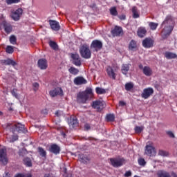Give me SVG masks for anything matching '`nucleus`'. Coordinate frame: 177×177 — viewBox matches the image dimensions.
<instances>
[{
    "mask_svg": "<svg viewBox=\"0 0 177 177\" xmlns=\"http://www.w3.org/2000/svg\"><path fill=\"white\" fill-rule=\"evenodd\" d=\"M95 92L97 95H104L106 93V90L100 87H96Z\"/></svg>",
    "mask_w": 177,
    "mask_h": 177,
    "instance_id": "nucleus-39",
    "label": "nucleus"
},
{
    "mask_svg": "<svg viewBox=\"0 0 177 177\" xmlns=\"http://www.w3.org/2000/svg\"><path fill=\"white\" fill-rule=\"evenodd\" d=\"M126 103L124 101H120L119 105L120 106H125Z\"/></svg>",
    "mask_w": 177,
    "mask_h": 177,
    "instance_id": "nucleus-57",
    "label": "nucleus"
},
{
    "mask_svg": "<svg viewBox=\"0 0 177 177\" xmlns=\"http://www.w3.org/2000/svg\"><path fill=\"white\" fill-rule=\"evenodd\" d=\"M139 165L141 167H145L146 165L147 162L146 160H145V158H140L138 160Z\"/></svg>",
    "mask_w": 177,
    "mask_h": 177,
    "instance_id": "nucleus-44",
    "label": "nucleus"
},
{
    "mask_svg": "<svg viewBox=\"0 0 177 177\" xmlns=\"http://www.w3.org/2000/svg\"><path fill=\"white\" fill-rule=\"evenodd\" d=\"M80 53L83 59H91V57L92 56V53H91L89 46L87 44H83L80 48Z\"/></svg>",
    "mask_w": 177,
    "mask_h": 177,
    "instance_id": "nucleus-2",
    "label": "nucleus"
},
{
    "mask_svg": "<svg viewBox=\"0 0 177 177\" xmlns=\"http://www.w3.org/2000/svg\"><path fill=\"white\" fill-rule=\"evenodd\" d=\"M6 52L9 54L13 53V52H15V50L13 49V46H7V47L6 48Z\"/></svg>",
    "mask_w": 177,
    "mask_h": 177,
    "instance_id": "nucleus-43",
    "label": "nucleus"
},
{
    "mask_svg": "<svg viewBox=\"0 0 177 177\" xmlns=\"http://www.w3.org/2000/svg\"><path fill=\"white\" fill-rule=\"evenodd\" d=\"M2 28L4 29L5 32L7 34H10V32L13 31V26L12 24L6 20H3L1 23H0V29Z\"/></svg>",
    "mask_w": 177,
    "mask_h": 177,
    "instance_id": "nucleus-3",
    "label": "nucleus"
},
{
    "mask_svg": "<svg viewBox=\"0 0 177 177\" xmlns=\"http://www.w3.org/2000/svg\"><path fill=\"white\" fill-rule=\"evenodd\" d=\"M142 73L147 77H150L153 74V70H151V68L149 66H145Z\"/></svg>",
    "mask_w": 177,
    "mask_h": 177,
    "instance_id": "nucleus-26",
    "label": "nucleus"
},
{
    "mask_svg": "<svg viewBox=\"0 0 177 177\" xmlns=\"http://www.w3.org/2000/svg\"><path fill=\"white\" fill-rule=\"evenodd\" d=\"M111 164L115 168H118V167H122L123 164L122 159H115V158H111L110 159Z\"/></svg>",
    "mask_w": 177,
    "mask_h": 177,
    "instance_id": "nucleus-18",
    "label": "nucleus"
},
{
    "mask_svg": "<svg viewBox=\"0 0 177 177\" xmlns=\"http://www.w3.org/2000/svg\"><path fill=\"white\" fill-rule=\"evenodd\" d=\"M124 88L127 91H129L133 89V83L132 82L126 83L124 85Z\"/></svg>",
    "mask_w": 177,
    "mask_h": 177,
    "instance_id": "nucleus-38",
    "label": "nucleus"
},
{
    "mask_svg": "<svg viewBox=\"0 0 177 177\" xmlns=\"http://www.w3.org/2000/svg\"><path fill=\"white\" fill-rule=\"evenodd\" d=\"M68 71L71 74H73V75H77V74L80 73V71L75 67H71L68 69Z\"/></svg>",
    "mask_w": 177,
    "mask_h": 177,
    "instance_id": "nucleus-36",
    "label": "nucleus"
},
{
    "mask_svg": "<svg viewBox=\"0 0 177 177\" xmlns=\"http://www.w3.org/2000/svg\"><path fill=\"white\" fill-rule=\"evenodd\" d=\"M158 156H162V157H167L168 156V152L162 149H160L158 151Z\"/></svg>",
    "mask_w": 177,
    "mask_h": 177,
    "instance_id": "nucleus-45",
    "label": "nucleus"
},
{
    "mask_svg": "<svg viewBox=\"0 0 177 177\" xmlns=\"http://www.w3.org/2000/svg\"><path fill=\"white\" fill-rule=\"evenodd\" d=\"M147 32V30H146V28L140 27L138 28L137 34L140 38H143L145 35H146V33Z\"/></svg>",
    "mask_w": 177,
    "mask_h": 177,
    "instance_id": "nucleus-27",
    "label": "nucleus"
},
{
    "mask_svg": "<svg viewBox=\"0 0 177 177\" xmlns=\"http://www.w3.org/2000/svg\"><path fill=\"white\" fill-rule=\"evenodd\" d=\"M129 68H131V64H123L121 68L122 73L124 75H127L129 71Z\"/></svg>",
    "mask_w": 177,
    "mask_h": 177,
    "instance_id": "nucleus-23",
    "label": "nucleus"
},
{
    "mask_svg": "<svg viewBox=\"0 0 177 177\" xmlns=\"http://www.w3.org/2000/svg\"><path fill=\"white\" fill-rule=\"evenodd\" d=\"M131 12L133 13V19H139L140 15H139V12H138V8L136 7H133Z\"/></svg>",
    "mask_w": 177,
    "mask_h": 177,
    "instance_id": "nucleus-32",
    "label": "nucleus"
},
{
    "mask_svg": "<svg viewBox=\"0 0 177 177\" xmlns=\"http://www.w3.org/2000/svg\"><path fill=\"white\" fill-rule=\"evenodd\" d=\"M3 113L2 111H0V115H2Z\"/></svg>",
    "mask_w": 177,
    "mask_h": 177,
    "instance_id": "nucleus-64",
    "label": "nucleus"
},
{
    "mask_svg": "<svg viewBox=\"0 0 177 177\" xmlns=\"http://www.w3.org/2000/svg\"><path fill=\"white\" fill-rule=\"evenodd\" d=\"M153 93H154V90H153L151 88H147L143 90L141 96L143 99H149V97H150Z\"/></svg>",
    "mask_w": 177,
    "mask_h": 177,
    "instance_id": "nucleus-11",
    "label": "nucleus"
},
{
    "mask_svg": "<svg viewBox=\"0 0 177 177\" xmlns=\"http://www.w3.org/2000/svg\"><path fill=\"white\" fill-rule=\"evenodd\" d=\"M39 156H41V157H46V151L44 149V148L39 147L37 149Z\"/></svg>",
    "mask_w": 177,
    "mask_h": 177,
    "instance_id": "nucleus-35",
    "label": "nucleus"
},
{
    "mask_svg": "<svg viewBox=\"0 0 177 177\" xmlns=\"http://www.w3.org/2000/svg\"><path fill=\"white\" fill-rule=\"evenodd\" d=\"M111 32L113 37H120L122 34V28L116 26Z\"/></svg>",
    "mask_w": 177,
    "mask_h": 177,
    "instance_id": "nucleus-21",
    "label": "nucleus"
},
{
    "mask_svg": "<svg viewBox=\"0 0 177 177\" xmlns=\"http://www.w3.org/2000/svg\"><path fill=\"white\" fill-rule=\"evenodd\" d=\"M14 177H32L31 174H17Z\"/></svg>",
    "mask_w": 177,
    "mask_h": 177,
    "instance_id": "nucleus-47",
    "label": "nucleus"
},
{
    "mask_svg": "<svg viewBox=\"0 0 177 177\" xmlns=\"http://www.w3.org/2000/svg\"><path fill=\"white\" fill-rule=\"evenodd\" d=\"M19 156H23V154H21V151H19Z\"/></svg>",
    "mask_w": 177,
    "mask_h": 177,
    "instance_id": "nucleus-63",
    "label": "nucleus"
},
{
    "mask_svg": "<svg viewBox=\"0 0 177 177\" xmlns=\"http://www.w3.org/2000/svg\"><path fill=\"white\" fill-rule=\"evenodd\" d=\"M24 164L26 167H32V162H31V159L30 158H25L24 159Z\"/></svg>",
    "mask_w": 177,
    "mask_h": 177,
    "instance_id": "nucleus-33",
    "label": "nucleus"
},
{
    "mask_svg": "<svg viewBox=\"0 0 177 177\" xmlns=\"http://www.w3.org/2000/svg\"><path fill=\"white\" fill-rule=\"evenodd\" d=\"M145 154L149 156V157H154L157 152L156 151V148L151 146V145H147L145 147Z\"/></svg>",
    "mask_w": 177,
    "mask_h": 177,
    "instance_id": "nucleus-5",
    "label": "nucleus"
},
{
    "mask_svg": "<svg viewBox=\"0 0 177 177\" xmlns=\"http://www.w3.org/2000/svg\"><path fill=\"white\" fill-rule=\"evenodd\" d=\"M129 50H131L132 52H136L138 50V41L136 40H131L129 44Z\"/></svg>",
    "mask_w": 177,
    "mask_h": 177,
    "instance_id": "nucleus-22",
    "label": "nucleus"
},
{
    "mask_svg": "<svg viewBox=\"0 0 177 177\" xmlns=\"http://www.w3.org/2000/svg\"><path fill=\"white\" fill-rule=\"evenodd\" d=\"M21 15H23V9L18 8L17 10L12 12L11 17L15 20V21H17L20 20Z\"/></svg>",
    "mask_w": 177,
    "mask_h": 177,
    "instance_id": "nucleus-10",
    "label": "nucleus"
},
{
    "mask_svg": "<svg viewBox=\"0 0 177 177\" xmlns=\"http://www.w3.org/2000/svg\"><path fill=\"white\" fill-rule=\"evenodd\" d=\"M105 118L108 122H114L115 120V116L113 113L106 114Z\"/></svg>",
    "mask_w": 177,
    "mask_h": 177,
    "instance_id": "nucleus-31",
    "label": "nucleus"
},
{
    "mask_svg": "<svg viewBox=\"0 0 177 177\" xmlns=\"http://www.w3.org/2000/svg\"><path fill=\"white\" fill-rule=\"evenodd\" d=\"M10 131L15 133V132H24L26 129L24 128V124H21L20 123L11 124Z\"/></svg>",
    "mask_w": 177,
    "mask_h": 177,
    "instance_id": "nucleus-4",
    "label": "nucleus"
},
{
    "mask_svg": "<svg viewBox=\"0 0 177 177\" xmlns=\"http://www.w3.org/2000/svg\"><path fill=\"white\" fill-rule=\"evenodd\" d=\"M49 24L51 30L53 31H59L60 30V24L57 21L50 19Z\"/></svg>",
    "mask_w": 177,
    "mask_h": 177,
    "instance_id": "nucleus-14",
    "label": "nucleus"
},
{
    "mask_svg": "<svg viewBox=\"0 0 177 177\" xmlns=\"http://www.w3.org/2000/svg\"><path fill=\"white\" fill-rule=\"evenodd\" d=\"M138 67H139V69H140V70H142V71H143V68H145V67H143V65L140 64V65L138 66Z\"/></svg>",
    "mask_w": 177,
    "mask_h": 177,
    "instance_id": "nucleus-59",
    "label": "nucleus"
},
{
    "mask_svg": "<svg viewBox=\"0 0 177 177\" xmlns=\"http://www.w3.org/2000/svg\"><path fill=\"white\" fill-rule=\"evenodd\" d=\"M32 86H33V91H35V92H37L39 88V84L35 82L32 84Z\"/></svg>",
    "mask_w": 177,
    "mask_h": 177,
    "instance_id": "nucleus-49",
    "label": "nucleus"
},
{
    "mask_svg": "<svg viewBox=\"0 0 177 177\" xmlns=\"http://www.w3.org/2000/svg\"><path fill=\"white\" fill-rule=\"evenodd\" d=\"M10 42L12 45H16V44H17V39L16 38V36L13 35L10 36Z\"/></svg>",
    "mask_w": 177,
    "mask_h": 177,
    "instance_id": "nucleus-40",
    "label": "nucleus"
},
{
    "mask_svg": "<svg viewBox=\"0 0 177 177\" xmlns=\"http://www.w3.org/2000/svg\"><path fill=\"white\" fill-rule=\"evenodd\" d=\"M7 151L6 147L0 148V162L4 165L8 164Z\"/></svg>",
    "mask_w": 177,
    "mask_h": 177,
    "instance_id": "nucleus-6",
    "label": "nucleus"
},
{
    "mask_svg": "<svg viewBox=\"0 0 177 177\" xmlns=\"http://www.w3.org/2000/svg\"><path fill=\"white\" fill-rule=\"evenodd\" d=\"M93 96V91L91 88H87L84 91L80 92L77 95V103H82L83 104L86 103V101L89 97Z\"/></svg>",
    "mask_w": 177,
    "mask_h": 177,
    "instance_id": "nucleus-1",
    "label": "nucleus"
},
{
    "mask_svg": "<svg viewBox=\"0 0 177 177\" xmlns=\"http://www.w3.org/2000/svg\"><path fill=\"white\" fill-rule=\"evenodd\" d=\"M49 151L57 156V154H60V147L57 144H53L50 146Z\"/></svg>",
    "mask_w": 177,
    "mask_h": 177,
    "instance_id": "nucleus-15",
    "label": "nucleus"
},
{
    "mask_svg": "<svg viewBox=\"0 0 177 177\" xmlns=\"http://www.w3.org/2000/svg\"><path fill=\"white\" fill-rule=\"evenodd\" d=\"M165 24H168V17H167L165 21L162 22V26H165Z\"/></svg>",
    "mask_w": 177,
    "mask_h": 177,
    "instance_id": "nucleus-56",
    "label": "nucleus"
},
{
    "mask_svg": "<svg viewBox=\"0 0 177 177\" xmlns=\"http://www.w3.org/2000/svg\"><path fill=\"white\" fill-rule=\"evenodd\" d=\"M143 129H145V127L143 126H141V127L137 126L134 128V131L136 133H142Z\"/></svg>",
    "mask_w": 177,
    "mask_h": 177,
    "instance_id": "nucleus-41",
    "label": "nucleus"
},
{
    "mask_svg": "<svg viewBox=\"0 0 177 177\" xmlns=\"http://www.w3.org/2000/svg\"><path fill=\"white\" fill-rule=\"evenodd\" d=\"M49 46H50V48H52V49H54V50H57L58 49L57 44H56V42L53 41H50Z\"/></svg>",
    "mask_w": 177,
    "mask_h": 177,
    "instance_id": "nucleus-42",
    "label": "nucleus"
},
{
    "mask_svg": "<svg viewBox=\"0 0 177 177\" xmlns=\"http://www.w3.org/2000/svg\"><path fill=\"white\" fill-rule=\"evenodd\" d=\"M64 175H67V168H64Z\"/></svg>",
    "mask_w": 177,
    "mask_h": 177,
    "instance_id": "nucleus-60",
    "label": "nucleus"
},
{
    "mask_svg": "<svg viewBox=\"0 0 177 177\" xmlns=\"http://www.w3.org/2000/svg\"><path fill=\"white\" fill-rule=\"evenodd\" d=\"M73 64L77 67H80L82 64L81 63V57L78 54H73L72 55Z\"/></svg>",
    "mask_w": 177,
    "mask_h": 177,
    "instance_id": "nucleus-20",
    "label": "nucleus"
},
{
    "mask_svg": "<svg viewBox=\"0 0 177 177\" xmlns=\"http://www.w3.org/2000/svg\"><path fill=\"white\" fill-rule=\"evenodd\" d=\"M37 66L40 70H46L48 68V61L46 59H39L37 62Z\"/></svg>",
    "mask_w": 177,
    "mask_h": 177,
    "instance_id": "nucleus-13",
    "label": "nucleus"
},
{
    "mask_svg": "<svg viewBox=\"0 0 177 177\" xmlns=\"http://www.w3.org/2000/svg\"><path fill=\"white\" fill-rule=\"evenodd\" d=\"M124 176V177H131V176H132V171H131V170L126 171Z\"/></svg>",
    "mask_w": 177,
    "mask_h": 177,
    "instance_id": "nucleus-52",
    "label": "nucleus"
},
{
    "mask_svg": "<svg viewBox=\"0 0 177 177\" xmlns=\"http://www.w3.org/2000/svg\"><path fill=\"white\" fill-rule=\"evenodd\" d=\"M73 82L75 85H85V84H87L88 81L83 77L78 76L74 79Z\"/></svg>",
    "mask_w": 177,
    "mask_h": 177,
    "instance_id": "nucleus-17",
    "label": "nucleus"
},
{
    "mask_svg": "<svg viewBox=\"0 0 177 177\" xmlns=\"http://www.w3.org/2000/svg\"><path fill=\"white\" fill-rule=\"evenodd\" d=\"M171 176L173 177H177V174L176 173H174V172L171 173Z\"/></svg>",
    "mask_w": 177,
    "mask_h": 177,
    "instance_id": "nucleus-62",
    "label": "nucleus"
},
{
    "mask_svg": "<svg viewBox=\"0 0 177 177\" xmlns=\"http://www.w3.org/2000/svg\"><path fill=\"white\" fill-rule=\"evenodd\" d=\"M55 114L56 117H61L62 113L60 111H57Z\"/></svg>",
    "mask_w": 177,
    "mask_h": 177,
    "instance_id": "nucleus-55",
    "label": "nucleus"
},
{
    "mask_svg": "<svg viewBox=\"0 0 177 177\" xmlns=\"http://www.w3.org/2000/svg\"><path fill=\"white\" fill-rule=\"evenodd\" d=\"M167 135L169 136V138H172L173 139H175V134L171 131H168L166 132Z\"/></svg>",
    "mask_w": 177,
    "mask_h": 177,
    "instance_id": "nucleus-51",
    "label": "nucleus"
},
{
    "mask_svg": "<svg viewBox=\"0 0 177 177\" xmlns=\"http://www.w3.org/2000/svg\"><path fill=\"white\" fill-rule=\"evenodd\" d=\"M19 139V136L13 135L12 136V139L10 140V143H13V142H16Z\"/></svg>",
    "mask_w": 177,
    "mask_h": 177,
    "instance_id": "nucleus-50",
    "label": "nucleus"
},
{
    "mask_svg": "<svg viewBox=\"0 0 177 177\" xmlns=\"http://www.w3.org/2000/svg\"><path fill=\"white\" fill-rule=\"evenodd\" d=\"M106 73L109 77L113 78V80H115V73L111 67H109L106 69Z\"/></svg>",
    "mask_w": 177,
    "mask_h": 177,
    "instance_id": "nucleus-30",
    "label": "nucleus"
},
{
    "mask_svg": "<svg viewBox=\"0 0 177 177\" xmlns=\"http://www.w3.org/2000/svg\"><path fill=\"white\" fill-rule=\"evenodd\" d=\"M20 0H6V3L8 5H12V3H19Z\"/></svg>",
    "mask_w": 177,
    "mask_h": 177,
    "instance_id": "nucleus-46",
    "label": "nucleus"
},
{
    "mask_svg": "<svg viewBox=\"0 0 177 177\" xmlns=\"http://www.w3.org/2000/svg\"><path fill=\"white\" fill-rule=\"evenodd\" d=\"M173 30H174V28L172 26H166L163 29L162 32H164L165 37H167L168 35H171V32H172Z\"/></svg>",
    "mask_w": 177,
    "mask_h": 177,
    "instance_id": "nucleus-29",
    "label": "nucleus"
},
{
    "mask_svg": "<svg viewBox=\"0 0 177 177\" xmlns=\"http://www.w3.org/2000/svg\"><path fill=\"white\" fill-rule=\"evenodd\" d=\"M109 12L111 16H118V11H117V8L115 7L111 8Z\"/></svg>",
    "mask_w": 177,
    "mask_h": 177,
    "instance_id": "nucleus-37",
    "label": "nucleus"
},
{
    "mask_svg": "<svg viewBox=\"0 0 177 177\" xmlns=\"http://www.w3.org/2000/svg\"><path fill=\"white\" fill-rule=\"evenodd\" d=\"M149 27L151 28V30H152V31H154L155 30H157L158 24L155 22H149Z\"/></svg>",
    "mask_w": 177,
    "mask_h": 177,
    "instance_id": "nucleus-34",
    "label": "nucleus"
},
{
    "mask_svg": "<svg viewBox=\"0 0 177 177\" xmlns=\"http://www.w3.org/2000/svg\"><path fill=\"white\" fill-rule=\"evenodd\" d=\"M120 20H125L127 19V16L125 15H122L118 16Z\"/></svg>",
    "mask_w": 177,
    "mask_h": 177,
    "instance_id": "nucleus-54",
    "label": "nucleus"
},
{
    "mask_svg": "<svg viewBox=\"0 0 177 177\" xmlns=\"http://www.w3.org/2000/svg\"><path fill=\"white\" fill-rule=\"evenodd\" d=\"M68 125L71 127L72 128H75V127L78 126V120H77V118L71 117L69 121H68Z\"/></svg>",
    "mask_w": 177,
    "mask_h": 177,
    "instance_id": "nucleus-25",
    "label": "nucleus"
},
{
    "mask_svg": "<svg viewBox=\"0 0 177 177\" xmlns=\"http://www.w3.org/2000/svg\"><path fill=\"white\" fill-rule=\"evenodd\" d=\"M84 129H86V131H89V129H91V125L89 124H85Z\"/></svg>",
    "mask_w": 177,
    "mask_h": 177,
    "instance_id": "nucleus-53",
    "label": "nucleus"
},
{
    "mask_svg": "<svg viewBox=\"0 0 177 177\" xmlns=\"http://www.w3.org/2000/svg\"><path fill=\"white\" fill-rule=\"evenodd\" d=\"M64 177H73V175L71 174L67 173V174H64Z\"/></svg>",
    "mask_w": 177,
    "mask_h": 177,
    "instance_id": "nucleus-58",
    "label": "nucleus"
},
{
    "mask_svg": "<svg viewBox=\"0 0 177 177\" xmlns=\"http://www.w3.org/2000/svg\"><path fill=\"white\" fill-rule=\"evenodd\" d=\"M49 95L51 97H56V96H62L63 95V89L59 87H56L49 91Z\"/></svg>",
    "mask_w": 177,
    "mask_h": 177,
    "instance_id": "nucleus-7",
    "label": "nucleus"
},
{
    "mask_svg": "<svg viewBox=\"0 0 177 177\" xmlns=\"http://www.w3.org/2000/svg\"><path fill=\"white\" fill-rule=\"evenodd\" d=\"M142 46L147 49L154 46V40L150 37H147L142 41Z\"/></svg>",
    "mask_w": 177,
    "mask_h": 177,
    "instance_id": "nucleus-9",
    "label": "nucleus"
},
{
    "mask_svg": "<svg viewBox=\"0 0 177 177\" xmlns=\"http://www.w3.org/2000/svg\"><path fill=\"white\" fill-rule=\"evenodd\" d=\"M3 177H10V174L6 173L5 176Z\"/></svg>",
    "mask_w": 177,
    "mask_h": 177,
    "instance_id": "nucleus-61",
    "label": "nucleus"
},
{
    "mask_svg": "<svg viewBox=\"0 0 177 177\" xmlns=\"http://www.w3.org/2000/svg\"><path fill=\"white\" fill-rule=\"evenodd\" d=\"M165 57H166V59H167L168 60H171L172 59H176L177 55L175 53L166 51L165 53Z\"/></svg>",
    "mask_w": 177,
    "mask_h": 177,
    "instance_id": "nucleus-24",
    "label": "nucleus"
},
{
    "mask_svg": "<svg viewBox=\"0 0 177 177\" xmlns=\"http://www.w3.org/2000/svg\"><path fill=\"white\" fill-rule=\"evenodd\" d=\"M92 107L97 110V111H102L103 110V102L101 101L93 102Z\"/></svg>",
    "mask_w": 177,
    "mask_h": 177,
    "instance_id": "nucleus-19",
    "label": "nucleus"
},
{
    "mask_svg": "<svg viewBox=\"0 0 177 177\" xmlns=\"http://www.w3.org/2000/svg\"><path fill=\"white\" fill-rule=\"evenodd\" d=\"M78 159H79V161L82 164H88V162L91 161V158H89V156L84 153H80L78 155Z\"/></svg>",
    "mask_w": 177,
    "mask_h": 177,
    "instance_id": "nucleus-16",
    "label": "nucleus"
},
{
    "mask_svg": "<svg viewBox=\"0 0 177 177\" xmlns=\"http://www.w3.org/2000/svg\"><path fill=\"white\" fill-rule=\"evenodd\" d=\"M11 95H12L14 97H16V99H17V97H19V95H17V89L13 88L11 91Z\"/></svg>",
    "mask_w": 177,
    "mask_h": 177,
    "instance_id": "nucleus-48",
    "label": "nucleus"
},
{
    "mask_svg": "<svg viewBox=\"0 0 177 177\" xmlns=\"http://www.w3.org/2000/svg\"><path fill=\"white\" fill-rule=\"evenodd\" d=\"M102 48H103V43H102L101 41L95 39L91 42V48L95 49L96 52H97L98 50H100Z\"/></svg>",
    "mask_w": 177,
    "mask_h": 177,
    "instance_id": "nucleus-8",
    "label": "nucleus"
},
{
    "mask_svg": "<svg viewBox=\"0 0 177 177\" xmlns=\"http://www.w3.org/2000/svg\"><path fill=\"white\" fill-rule=\"evenodd\" d=\"M0 64L1 66H12V67L17 66V63L10 58H8L7 59H1Z\"/></svg>",
    "mask_w": 177,
    "mask_h": 177,
    "instance_id": "nucleus-12",
    "label": "nucleus"
},
{
    "mask_svg": "<svg viewBox=\"0 0 177 177\" xmlns=\"http://www.w3.org/2000/svg\"><path fill=\"white\" fill-rule=\"evenodd\" d=\"M158 177H171V174L164 170H159L156 174Z\"/></svg>",
    "mask_w": 177,
    "mask_h": 177,
    "instance_id": "nucleus-28",
    "label": "nucleus"
}]
</instances>
